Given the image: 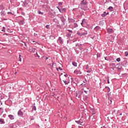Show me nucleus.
<instances>
[{"label":"nucleus","mask_w":128,"mask_h":128,"mask_svg":"<svg viewBox=\"0 0 128 128\" xmlns=\"http://www.w3.org/2000/svg\"><path fill=\"white\" fill-rule=\"evenodd\" d=\"M108 34H114V31L112 28H108L106 30Z\"/></svg>","instance_id":"1"},{"label":"nucleus","mask_w":128,"mask_h":128,"mask_svg":"<svg viewBox=\"0 0 128 128\" xmlns=\"http://www.w3.org/2000/svg\"><path fill=\"white\" fill-rule=\"evenodd\" d=\"M58 42H59V43L60 44H64V40H62V38L60 36L58 37Z\"/></svg>","instance_id":"2"},{"label":"nucleus","mask_w":128,"mask_h":128,"mask_svg":"<svg viewBox=\"0 0 128 128\" xmlns=\"http://www.w3.org/2000/svg\"><path fill=\"white\" fill-rule=\"evenodd\" d=\"M18 116H24V112H22L21 110H20L18 112Z\"/></svg>","instance_id":"3"},{"label":"nucleus","mask_w":128,"mask_h":128,"mask_svg":"<svg viewBox=\"0 0 128 128\" xmlns=\"http://www.w3.org/2000/svg\"><path fill=\"white\" fill-rule=\"evenodd\" d=\"M81 34H82V36H86L88 34V30H83L82 32H81Z\"/></svg>","instance_id":"4"},{"label":"nucleus","mask_w":128,"mask_h":128,"mask_svg":"<svg viewBox=\"0 0 128 128\" xmlns=\"http://www.w3.org/2000/svg\"><path fill=\"white\" fill-rule=\"evenodd\" d=\"M108 14H109L108 12H107V13H106V12H104V13L101 14V16H102V18H104V17H106V16H108Z\"/></svg>","instance_id":"5"},{"label":"nucleus","mask_w":128,"mask_h":128,"mask_svg":"<svg viewBox=\"0 0 128 128\" xmlns=\"http://www.w3.org/2000/svg\"><path fill=\"white\" fill-rule=\"evenodd\" d=\"M74 74H82V72H80V70H76L74 72Z\"/></svg>","instance_id":"6"},{"label":"nucleus","mask_w":128,"mask_h":128,"mask_svg":"<svg viewBox=\"0 0 128 128\" xmlns=\"http://www.w3.org/2000/svg\"><path fill=\"white\" fill-rule=\"evenodd\" d=\"M8 117L12 120H14V115L10 114V115L8 116Z\"/></svg>","instance_id":"7"},{"label":"nucleus","mask_w":128,"mask_h":128,"mask_svg":"<svg viewBox=\"0 0 128 128\" xmlns=\"http://www.w3.org/2000/svg\"><path fill=\"white\" fill-rule=\"evenodd\" d=\"M36 50V48H31V50H30V52L32 54H34Z\"/></svg>","instance_id":"8"},{"label":"nucleus","mask_w":128,"mask_h":128,"mask_svg":"<svg viewBox=\"0 0 128 128\" xmlns=\"http://www.w3.org/2000/svg\"><path fill=\"white\" fill-rule=\"evenodd\" d=\"M19 24L21 26H22V24H24V20H21L19 22Z\"/></svg>","instance_id":"9"},{"label":"nucleus","mask_w":128,"mask_h":128,"mask_svg":"<svg viewBox=\"0 0 128 128\" xmlns=\"http://www.w3.org/2000/svg\"><path fill=\"white\" fill-rule=\"evenodd\" d=\"M86 4H88V2H84V0H82L81 2V4H84V6H86Z\"/></svg>","instance_id":"10"},{"label":"nucleus","mask_w":128,"mask_h":128,"mask_svg":"<svg viewBox=\"0 0 128 128\" xmlns=\"http://www.w3.org/2000/svg\"><path fill=\"white\" fill-rule=\"evenodd\" d=\"M84 24H86V19L85 18H84L82 20V22H81V26H83Z\"/></svg>","instance_id":"11"},{"label":"nucleus","mask_w":128,"mask_h":128,"mask_svg":"<svg viewBox=\"0 0 128 128\" xmlns=\"http://www.w3.org/2000/svg\"><path fill=\"white\" fill-rule=\"evenodd\" d=\"M0 122L1 124H4V120L2 118H0Z\"/></svg>","instance_id":"12"},{"label":"nucleus","mask_w":128,"mask_h":128,"mask_svg":"<svg viewBox=\"0 0 128 128\" xmlns=\"http://www.w3.org/2000/svg\"><path fill=\"white\" fill-rule=\"evenodd\" d=\"M50 40H55L56 36H50Z\"/></svg>","instance_id":"13"},{"label":"nucleus","mask_w":128,"mask_h":128,"mask_svg":"<svg viewBox=\"0 0 128 128\" xmlns=\"http://www.w3.org/2000/svg\"><path fill=\"white\" fill-rule=\"evenodd\" d=\"M105 88H106L107 92H110V88L108 86H106Z\"/></svg>","instance_id":"14"},{"label":"nucleus","mask_w":128,"mask_h":128,"mask_svg":"<svg viewBox=\"0 0 128 128\" xmlns=\"http://www.w3.org/2000/svg\"><path fill=\"white\" fill-rule=\"evenodd\" d=\"M108 10H109L110 12H112V10H114V8H112V6H110L108 7Z\"/></svg>","instance_id":"15"},{"label":"nucleus","mask_w":128,"mask_h":128,"mask_svg":"<svg viewBox=\"0 0 128 128\" xmlns=\"http://www.w3.org/2000/svg\"><path fill=\"white\" fill-rule=\"evenodd\" d=\"M72 64L74 66H78V64L76 62H73Z\"/></svg>","instance_id":"16"},{"label":"nucleus","mask_w":128,"mask_h":128,"mask_svg":"<svg viewBox=\"0 0 128 128\" xmlns=\"http://www.w3.org/2000/svg\"><path fill=\"white\" fill-rule=\"evenodd\" d=\"M0 32H6V30L2 28V26H0Z\"/></svg>","instance_id":"17"},{"label":"nucleus","mask_w":128,"mask_h":128,"mask_svg":"<svg viewBox=\"0 0 128 128\" xmlns=\"http://www.w3.org/2000/svg\"><path fill=\"white\" fill-rule=\"evenodd\" d=\"M2 16H4V10H2L1 12Z\"/></svg>","instance_id":"18"},{"label":"nucleus","mask_w":128,"mask_h":128,"mask_svg":"<svg viewBox=\"0 0 128 128\" xmlns=\"http://www.w3.org/2000/svg\"><path fill=\"white\" fill-rule=\"evenodd\" d=\"M88 97L87 96H84V100H88Z\"/></svg>","instance_id":"19"},{"label":"nucleus","mask_w":128,"mask_h":128,"mask_svg":"<svg viewBox=\"0 0 128 128\" xmlns=\"http://www.w3.org/2000/svg\"><path fill=\"white\" fill-rule=\"evenodd\" d=\"M94 30H100V26H96Z\"/></svg>","instance_id":"20"},{"label":"nucleus","mask_w":128,"mask_h":128,"mask_svg":"<svg viewBox=\"0 0 128 128\" xmlns=\"http://www.w3.org/2000/svg\"><path fill=\"white\" fill-rule=\"evenodd\" d=\"M63 82H64V83L65 84H68L70 82L69 81H68V80L66 81V80H63Z\"/></svg>","instance_id":"21"},{"label":"nucleus","mask_w":128,"mask_h":128,"mask_svg":"<svg viewBox=\"0 0 128 128\" xmlns=\"http://www.w3.org/2000/svg\"><path fill=\"white\" fill-rule=\"evenodd\" d=\"M34 110H36V106H33L32 108V112H34Z\"/></svg>","instance_id":"22"},{"label":"nucleus","mask_w":128,"mask_h":128,"mask_svg":"<svg viewBox=\"0 0 128 128\" xmlns=\"http://www.w3.org/2000/svg\"><path fill=\"white\" fill-rule=\"evenodd\" d=\"M64 12H66V8H62V10H60V12L62 14Z\"/></svg>","instance_id":"23"},{"label":"nucleus","mask_w":128,"mask_h":128,"mask_svg":"<svg viewBox=\"0 0 128 128\" xmlns=\"http://www.w3.org/2000/svg\"><path fill=\"white\" fill-rule=\"evenodd\" d=\"M0 10H4V5L1 4L0 6Z\"/></svg>","instance_id":"24"},{"label":"nucleus","mask_w":128,"mask_h":128,"mask_svg":"<svg viewBox=\"0 0 128 128\" xmlns=\"http://www.w3.org/2000/svg\"><path fill=\"white\" fill-rule=\"evenodd\" d=\"M75 122H76V124H82V122H80V120H76L75 121Z\"/></svg>","instance_id":"25"},{"label":"nucleus","mask_w":128,"mask_h":128,"mask_svg":"<svg viewBox=\"0 0 128 128\" xmlns=\"http://www.w3.org/2000/svg\"><path fill=\"white\" fill-rule=\"evenodd\" d=\"M77 34H78V36H82V32H77Z\"/></svg>","instance_id":"26"},{"label":"nucleus","mask_w":128,"mask_h":128,"mask_svg":"<svg viewBox=\"0 0 128 128\" xmlns=\"http://www.w3.org/2000/svg\"><path fill=\"white\" fill-rule=\"evenodd\" d=\"M58 70H62V68L60 67H58V68H56V70H58Z\"/></svg>","instance_id":"27"},{"label":"nucleus","mask_w":128,"mask_h":128,"mask_svg":"<svg viewBox=\"0 0 128 128\" xmlns=\"http://www.w3.org/2000/svg\"><path fill=\"white\" fill-rule=\"evenodd\" d=\"M22 56L19 55V58H18V61L19 62H22V58H20Z\"/></svg>","instance_id":"28"},{"label":"nucleus","mask_w":128,"mask_h":128,"mask_svg":"<svg viewBox=\"0 0 128 128\" xmlns=\"http://www.w3.org/2000/svg\"><path fill=\"white\" fill-rule=\"evenodd\" d=\"M8 14H12V16H14V14L12 13V12H8Z\"/></svg>","instance_id":"29"},{"label":"nucleus","mask_w":128,"mask_h":128,"mask_svg":"<svg viewBox=\"0 0 128 128\" xmlns=\"http://www.w3.org/2000/svg\"><path fill=\"white\" fill-rule=\"evenodd\" d=\"M82 46V44H76V46Z\"/></svg>","instance_id":"30"},{"label":"nucleus","mask_w":128,"mask_h":128,"mask_svg":"<svg viewBox=\"0 0 128 128\" xmlns=\"http://www.w3.org/2000/svg\"><path fill=\"white\" fill-rule=\"evenodd\" d=\"M125 56H128V52H124Z\"/></svg>","instance_id":"31"},{"label":"nucleus","mask_w":128,"mask_h":128,"mask_svg":"<svg viewBox=\"0 0 128 128\" xmlns=\"http://www.w3.org/2000/svg\"><path fill=\"white\" fill-rule=\"evenodd\" d=\"M116 62H120V58H117L116 60Z\"/></svg>","instance_id":"32"},{"label":"nucleus","mask_w":128,"mask_h":128,"mask_svg":"<svg viewBox=\"0 0 128 128\" xmlns=\"http://www.w3.org/2000/svg\"><path fill=\"white\" fill-rule=\"evenodd\" d=\"M90 68V66H88V65H86V70H88V68Z\"/></svg>","instance_id":"33"},{"label":"nucleus","mask_w":128,"mask_h":128,"mask_svg":"<svg viewBox=\"0 0 128 128\" xmlns=\"http://www.w3.org/2000/svg\"><path fill=\"white\" fill-rule=\"evenodd\" d=\"M38 14H44V12H41L40 11H38Z\"/></svg>","instance_id":"34"},{"label":"nucleus","mask_w":128,"mask_h":128,"mask_svg":"<svg viewBox=\"0 0 128 128\" xmlns=\"http://www.w3.org/2000/svg\"><path fill=\"white\" fill-rule=\"evenodd\" d=\"M86 72H88V73L92 72V70H88L86 71Z\"/></svg>","instance_id":"35"},{"label":"nucleus","mask_w":128,"mask_h":128,"mask_svg":"<svg viewBox=\"0 0 128 128\" xmlns=\"http://www.w3.org/2000/svg\"><path fill=\"white\" fill-rule=\"evenodd\" d=\"M107 78H108V84H110V77L108 76Z\"/></svg>","instance_id":"36"},{"label":"nucleus","mask_w":128,"mask_h":128,"mask_svg":"<svg viewBox=\"0 0 128 128\" xmlns=\"http://www.w3.org/2000/svg\"><path fill=\"white\" fill-rule=\"evenodd\" d=\"M74 28H78V24H76V23H74Z\"/></svg>","instance_id":"37"},{"label":"nucleus","mask_w":128,"mask_h":128,"mask_svg":"<svg viewBox=\"0 0 128 128\" xmlns=\"http://www.w3.org/2000/svg\"><path fill=\"white\" fill-rule=\"evenodd\" d=\"M90 110L92 112H94V108H90Z\"/></svg>","instance_id":"38"},{"label":"nucleus","mask_w":128,"mask_h":128,"mask_svg":"<svg viewBox=\"0 0 128 128\" xmlns=\"http://www.w3.org/2000/svg\"><path fill=\"white\" fill-rule=\"evenodd\" d=\"M46 28H48H48H50V26L49 25H46Z\"/></svg>","instance_id":"39"},{"label":"nucleus","mask_w":128,"mask_h":128,"mask_svg":"<svg viewBox=\"0 0 128 128\" xmlns=\"http://www.w3.org/2000/svg\"><path fill=\"white\" fill-rule=\"evenodd\" d=\"M68 31L69 32H71V34H72V30H68Z\"/></svg>","instance_id":"40"},{"label":"nucleus","mask_w":128,"mask_h":128,"mask_svg":"<svg viewBox=\"0 0 128 128\" xmlns=\"http://www.w3.org/2000/svg\"><path fill=\"white\" fill-rule=\"evenodd\" d=\"M75 96H76V98H78V93H76V94H75Z\"/></svg>","instance_id":"41"},{"label":"nucleus","mask_w":128,"mask_h":128,"mask_svg":"<svg viewBox=\"0 0 128 128\" xmlns=\"http://www.w3.org/2000/svg\"><path fill=\"white\" fill-rule=\"evenodd\" d=\"M70 36H72V34H67V36H68V37Z\"/></svg>","instance_id":"42"},{"label":"nucleus","mask_w":128,"mask_h":128,"mask_svg":"<svg viewBox=\"0 0 128 128\" xmlns=\"http://www.w3.org/2000/svg\"><path fill=\"white\" fill-rule=\"evenodd\" d=\"M22 16H25L26 14L24 12H22Z\"/></svg>","instance_id":"43"},{"label":"nucleus","mask_w":128,"mask_h":128,"mask_svg":"<svg viewBox=\"0 0 128 128\" xmlns=\"http://www.w3.org/2000/svg\"><path fill=\"white\" fill-rule=\"evenodd\" d=\"M62 2H60L59 3H58V5L59 6H62Z\"/></svg>","instance_id":"44"},{"label":"nucleus","mask_w":128,"mask_h":128,"mask_svg":"<svg viewBox=\"0 0 128 128\" xmlns=\"http://www.w3.org/2000/svg\"><path fill=\"white\" fill-rule=\"evenodd\" d=\"M38 36V34L34 33V36Z\"/></svg>","instance_id":"45"},{"label":"nucleus","mask_w":128,"mask_h":128,"mask_svg":"<svg viewBox=\"0 0 128 128\" xmlns=\"http://www.w3.org/2000/svg\"><path fill=\"white\" fill-rule=\"evenodd\" d=\"M36 54L38 58H40V56H38V52H36Z\"/></svg>","instance_id":"46"},{"label":"nucleus","mask_w":128,"mask_h":128,"mask_svg":"<svg viewBox=\"0 0 128 128\" xmlns=\"http://www.w3.org/2000/svg\"><path fill=\"white\" fill-rule=\"evenodd\" d=\"M32 48L30 47V48H29V51L30 52V50H32Z\"/></svg>","instance_id":"47"},{"label":"nucleus","mask_w":128,"mask_h":128,"mask_svg":"<svg viewBox=\"0 0 128 128\" xmlns=\"http://www.w3.org/2000/svg\"><path fill=\"white\" fill-rule=\"evenodd\" d=\"M66 78H68V74H66L64 75Z\"/></svg>","instance_id":"48"},{"label":"nucleus","mask_w":128,"mask_h":128,"mask_svg":"<svg viewBox=\"0 0 128 128\" xmlns=\"http://www.w3.org/2000/svg\"><path fill=\"white\" fill-rule=\"evenodd\" d=\"M2 28H3V30H6V28H4V26L2 27Z\"/></svg>","instance_id":"49"},{"label":"nucleus","mask_w":128,"mask_h":128,"mask_svg":"<svg viewBox=\"0 0 128 128\" xmlns=\"http://www.w3.org/2000/svg\"><path fill=\"white\" fill-rule=\"evenodd\" d=\"M78 98H80V95H78Z\"/></svg>","instance_id":"50"},{"label":"nucleus","mask_w":128,"mask_h":128,"mask_svg":"<svg viewBox=\"0 0 128 128\" xmlns=\"http://www.w3.org/2000/svg\"><path fill=\"white\" fill-rule=\"evenodd\" d=\"M56 8H57L58 10L60 12V8H58V7H56Z\"/></svg>","instance_id":"51"},{"label":"nucleus","mask_w":128,"mask_h":128,"mask_svg":"<svg viewBox=\"0 0 128 128\" xmlns=\"http://www.w3.org/2000/svg\"><path fill=\"white\" fill-rule=\"evenodd\" d=\"M101 128H106V126H103Z\"/></svg>","instance_id":"52"},{"label":"nucleus","mask_w":128,"mask_h":128,"mask_svg":"<svg viewBox=\"0 0 128 128\" xmlns=\"http://www.w3.org/2000/svg\"><path fill=\"white\" fill-rule=\"evenodd\" d=\"M84 92H86V94H88V91L84 90Z\"/></svg>","instance_id":"53"},{"label":"nucleus","mask_w":128,"mask_h":128,"mask_svg":"<svg viewBox=\"0 0 128 128\" xmlns=\"http://www.w3.org/2000/svg\"><path fill=\"white\" fill-rule=\"evenodd\" d=\"M104 60H107L106 57H104Z\"/></svg>","instance_id":"54"},{"label":"nucleus","mask_w":128,"mask_h":128,"mask_svg":"<svg viewBox=\"0 0 128 128\" xmlns=\"http://www.w3.org/2000/svg\"><path fill=\"white\" fill-rule=\"evenodd\" d=\"M32 42H36V41L33 40Z\"/></svg>","instance_id":"55"},{"label":"nucleus","mask_w":128,"mask_h":128,"mask_svg":"<svg viewBox=\"0 0 128 128\" xmlns=\"http://www.w3.org/2000/svg\"><path fill=\"white\" fill-rule=\"evenodd\" d=\"M122 114L120 113L119 116H122Z\"/></svg>","instance_id":"56"},{"label":"nucleus","mask_w":128,"mask_h":128,"mask_svg":"<svg viewBox=\"0 0 128 128\" xmlns=\"http://www.w3.org/2000/svg\"><path fill=\"white\" fill-rule=\"evenodd\" d=\"M18 74V72H14V74Z\"/></svg>","instance_id":"57"},{"label":"nucleus","mask_w":128,"mask_h":128,"mask_svg":"<svg viewBox=\"0 0 128 128\" xmlns=\"http://www.w3.org/2000/svg\"><path fill=\"white\" fill-rule=\"evenodd\" d=\"M36 44H40V43L36 42Z\"/></svg>","instance_id":"58"},{"label":"nucleus","mask_w":128,"mask_h":128,"mask_svg":"<svg viewBox=\"0 0 128 128\" xmlns=\"http://www.w3.org/2000/svg\"><path fill=\"white\" fill-rule=\"evenodd\" d=\"M48 58H47V57H46V60H48Z\"/></svg>","instance_id":"59"},{"label":"nucleus","mask_w":128,"mask_h":128,"mask_svg":"<svg viewBox=\"0 0 128 128\" xmlns=\"http://www.w3.org/2000/svg\"><path fill=\"white\" fill-rule=\"evenodd\" d=\"M11 128H14V126H11Z\"/></svg>","instance_id":"60"},{"label":"nucleus","mask_w":128,"mask_h":128,"mask_svg":"<svg viewBox=\"0 0 128 128\" xmlns=\"http://www.w3.org/2000/svg\"><path fill=\"white\" fill-rule=\"evenodd\" d=\"M54 63H52V65L54 66Z\"/></svg>","instance_id":"61"},{"label":"nucleus","mask_w":128,"mask_h":128,"mask_svg":"<svg viewBox=\"0 0 128 128\" xmlns=\"http://www.w3.org/2000/svg\"><path fill=\"white\" fill-rule=\"evenodd\" d=\"M82 30V28H80V30Z\"/></svg>","instance_id":"62"},{"label":"nucleus","mask_w":128,"mask_h":128,"mask_svg":"<svg viewBox=\"0 0 128 128\" xmlns=\"http://www.w3.org/2000/svg\"><path fill=\"white\" fill-rule=\"evenodd\" d=\"M0 104H2V102H1Z\"/></svg>","instance_id":"63"},{"label":"nucleus","mask_w":128,"mask_h":128,"mask_svg":"<svg viewBox=\"0 0 128 128\" xmlns=\"http://www.w3.org/2000/svg\"><path fill=\"white\" fill-rule=\"evenodd\" d=\"M96 113L95 112H94V113H92V114H94Z\"/></svg>","instance_id":"64"}]
</instances>
